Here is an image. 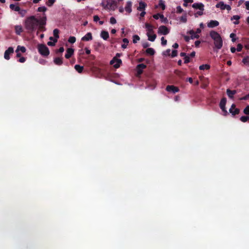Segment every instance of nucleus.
<instances>
[{
  "label": "nucleus",
  "mask_w": 249,
  "mask_h": 249,
  "mask_svg": "<svg viewBox=\"0 0 249 249\" xmlns=\"http://www.w3.org/2000/svg\"><path fill=\"white\" fill-rule=\"evenodd\" d=\"M219 25V22L217 20H211L207 24V26L209 28H213Z\"/></svg>",
  "instance_id": "ddd939ff"
},
{
  "label": "nucleus",
  "mask_w": 249,
  "mask_h": 249,
  "mask_svg": "<svg viewBox=\"0 0 249 249\" xmlns=\"http://www.w3.org/2000/svg\"><path fill=\"white\" fill-rule=\"evenodd\" d=\"M37 49L39 53L43 56L46 57L50 54L49 48L44 44H39Z\"/></svg>",
  "instance_id": "39448f33"
},
{
  "label": "nucleus",
  "mask_w": 249,
  "mask_h": 249,
  "mask_svg": "<svg viewBox=\"0 0 249 249\" xmlns=\"http://www.w3.org/2000/svg\"><path fill=\"white\" fill-rule=\"evenodd\" d=\"M192 7L196 9H199L201 11L204 10V5L201 3H195L193 4Z\"/></svg>",
  "instance_id": "f8f14e48"
},
{
  "label": "nucleus",
  "mask_w": 249,
  "mask_h": 249,
  "mask_svg": "<svg viewBox=\"0 0 249 249\" xmlns=\"http://www.w3.org/2000/svg\"><path fill=\"white\" fill-rule=\"evenodd\" d=\"M159 6L160 7L162 10H164L165 9V5L164 1L162 0H160L159 2Z\"/></svg>",
  "instance_id": "72a5a7b5"
},
{
  "label": "nucleus",
  "mask_w": 249,
  "mask_h": 249,
  "mask_svg": "<svg viewBox=\"0 0 249 249\" xmlns=\"http://www.w3.org/2000/svg\"><path fill=\"white\" fill-rule=\"evenodd\" d=\"M217 8H220L221 10L225 9V4L223 2H220L216 5Z\"/></svg>",
  "instance_id": "7c9ffc66"
},
{
  "label": "nucleus",
  "mask_w": 249,
  "mask_h": 249,
  "mask_svg": "<svg viewBox=\"0 0 249 249\" xmlns=\"http://www.w3.org/2000/svg\"><path fill=\"white\" fill-rule=\"evenodd\" d=\"M47 10V8L45 6L39 7L37 9V11L39 12H44Z\"/></svg>",
  "instance_id": "58836bf2"
},
{
  "label": "nucleus",
  "mask_w": 249,
  "mask_h": 249,
  "mask_svg": "<svg viewBox=\"0 0 249 249\" xmlns=\"http://www.w3.org/2000/svg\"><path fill=\"white\" fill-rule=\"evenodd\" d=\"M26 48L24 46H18L17 47V48L16 50V52H19L20 51L21 52L24 53L26 52Z\"/></svg>",
  "instance_id": "bb28decb"
},
{
  "label": "nucleus",
  "mask_w": 249,
  "mask_h": 249,
  "mask_svg": "<svg viewBox=\"0 0 249 249\" xmlns=\"http://www.w3.org/2000/svg\"><path fill=\"white\" fill-rule=\"evenodd\" d=\"M92 39V34L90 32L88 33L85 36H84L81 40L84 41H88Z\"/></svg>",
  "instance_id": "9d476101"
},
{
  "label": "nucleus",
  "mask_w": 249,
  "mask_h": 249,
  "mask_svg": "<svg viewBox=\"0 0 249 249\" xmlns=\"http://www.w3.org/2000/svg\"><path fill=\"white\" fill-rule=\"evenodd\" d=\"M236 36V35L234 33H231L230 34V37L232 38V41L235 42L236 40V39L234 38V37Z\"/></svg>",
  "instance_id": "5fc2aeb1"
},
{
  "label": "nucleus",
  "mask_w": 249,
  "mask_h": 249,
  "mask_svg": "<svg viewBox=\"0 0 249 249\" xmlns=\"http://www.w3.org/2000/svg\"><path fill=\"white\" fill-rule=\"evenodd\" d=\"M236 93V91L235 90H231L230 89H227V94L228 97L231 99H232L233 98V95Z\"/></svg>",
  "instance_id": "dca6fc26"
},
{
  "label": "nucleus",
  "mask_w": 249,
  "mask_h": 249,
  "mask_svg": "<svg viewBox=\"0 0 249 249\" xmlns=\"http://www.w3.org/2000/svg\"><path fill=\"white\" fill-rule=\"evenodd\" d=\"M200 43V41L199 40H197V41H195V45L196 47H198Z\"/></svg>",
  "instance_id": "69168bd1"
},
{
  "label": "nucleus",
  "mask_w": 249,
  "mask_h": 249,
  "mask_svg": "<svg viewBox=\"0 0 249 249\" xmlns=\"http://www.w3.org/2000/svg\"><path fill=\"white\" fill-rule=\"evenodd\" d=\"M123 41L124 42V44L122 45V48H123V49H125L127 47V46L128 45L129 41L128 39L124 38L123 39Z\"/></svg>",
  "instance_id": "c756f323"
},
{
  "label": "nucleus",
  "mask_w": 249,
  "mask_h": 249,
  "mask_svg": "<svg viewBox=\"0 0 249 249\" xmlns=\"http://www.w3.org/2000/svg\"><path fill=\"white\" fill-rule=\"evenodd\" d=\"M236 50V49L235 47H231V51L232 53H234Z\"/></svg>",
  "instance_id": "774afa93"
},
{
  "label": "nucleus",
  "mask_w": 249,
  "mask_h": 249,
  "mask_svg": "<svg viewBox=\"0 0 249 249\" xmlns=\"http://www.w3.org/2000/svg\"><path fill=\"white\" fill-rule=\"evenodd\" d=\"M153 17L155 19H158L160 18V14H155V15H154L153 16Z\"/></svg>",
  "instance_id": "e2e57ef3"
},
{
  "label": "nucleus",
  "mask_w": 249,
  "mask_h": 249,
  "mask_svg": "<svg viewBox=\"0 0 249 249\" xmlns=\"http://www.w3.org/2000/svg\"><path fill=\"white\" fill-rule=\"evenodd\" d=\"M199 69L200 70H209L210 69V66L208 64H203L200 65Z\"/></svg>",
  "instance_id": "c85d7f7f"
},
{
  "label": "nucleus",
  "mask_w": 249,
  "mask_h": 249,
  "mask_svg": "<svg viewBox=\"0 0 249 249\" xmlns=\"http://www.w3.org/2000/svg\"><path fill=\"white\" fill-rule=\"evenodd\" d=\"M220 107L221 109V110H222V111L224 112V115H225V116L227 115L228 114V112L226 109V106L224 107Z\"/></svg>",
  "instance_id": "864d4df0"
},
{
  "label": "nucleus",
  "mask_w": 249,
  "mask_h": 249,
  "mask_svg": "<svg viewBox=\"0 0 249 249\" xmlns=\"http://www.w3.org/2000/svg\"><path fill=\"white\" fill-rule=\"evenodd\" d=\"M55 0H48L46 2V4L48 6L51 7L53 4V3L55 2Z\"/></svg>",
  "instance_id": "ea45409f"
},
{
  "label": "nucleus",
  "mask_w": 249,
  "mask_h": 249,
  "mask_svg": "<svg viewBox=\"0 0 249 249\" xmlns=\"http://www.w3.org/2000/svg\"><path fill=\"white\" fill-rule=\"evenodd\" d=\"M15 32L17 35H20L23 32V29L21 25H16L15 27Z\"/></svg>",
  "instance_id": "a211bd4d"
},
{
  "label": "nucleus",
  "mask_w": 249,
  "mask_h": 249,
  "mask_svg": "<svg viewBox=\"0 0 249 249\" xmlns=\"http://www.w3.org/2000/svg\"><path fill=\"white\" fill-rule=\"evenodd\" d=\"M176 74L180 78H182L185 75V73L180 71H175Z\"/></svg>",
  "instance_id": "473e14b6"
},
{
  "label": "nucleus",
  "mask_w": 249,
  "mask_h": 249,
  "mask_svg": "<svg viewBox=\"0 0 249 249\" xmlns=\"http://www.w3.org/2000/svg\"><path fill=\"white\" fill-rule=\"evenodd\" d=\"M189 34L191 35V38L192 39L198 38L199 37V36L198 34H197L196 32H195L193 30H191L189 32Z\"/></svg>",
  "instance_id": "4be33fe9"
},
{
  "label": "nucleus",
  "mask_w": 249,
  "mask_h": 249,
  "mask_svg": "<svg viewBox=\"0 0 249 249\" xmlns=\"http://www.w3.org/2000/svg\"><path fill=\"white\" fill-rule=\"evenodd\" d=\"M190 62V58L188 56H185L184 58V63L187 64Z\"/></svg>",
  "instance_id": "13d9d810"
},
{
  "label": "nucleus",
  "mask_w": 249,
  "mask_h": 249,
  "mask_svg": "<svg viewBox=\"0 0 249 249\" xmlns=\"http://www.w3.org/2000/svg\"><path fill=\"white\" fill-rule=\"evenodd\" d=\"M246 8L249 10V1H246L245 2Z\"/></svg>",
  "instance_id": "0e129e2a"
},
{
  "label": "nucleus",
  "mask_w": 249,
  "mask_h": 249,
  "mask_svg": "<svg viewBox=\"0 0 249 249\" xmlns=\"http://www.w3.org/2000/svg\"><path fill=\"white\" fill-rule=\"evenodd\" d=\"M180 20L183 23H185L187 21V18L186 16H182L180 17Z\"/></svg>",
  "instance_id": "8fccbe9b"
},
{
  "label": "nucleus",
  "mask_w": 249,
  "mask_h": 249,
  "mask_svg": "<svg viewBox=\"0 0 249 249\" xmlns=\"http://www.w3.org/2000/svg\"><path fill=\"white\" fill-rule=\"evenodd\" d=\"M145 28L147 29V33H153V26L151 24L146 23L145 24Z\"/></svg>",
  "instance_id": "aec40b11"
},
{
  "label": "nucleus",
  "mask_w": 249,
  "mask_h": 249,
  "mask_svg": "<svg viewBox=\"0 0 249 249\" xmlns=\"http://www.w3.org/2000/svg\"><path fill=\"white\" fill-rule=\"evenodd\" d=\"M132 2L131 1H128L127 2H126V6H125V11L128 12V13H130L131 12H132V9H131V7H132Z\"/></svg>",
  "instance_id": "2eb2a0df"
},
{
  "label": "nucleus",
  "mask_w": 249,
  "mask_h": 249,
  "mask_svg": "<svg viewBox=\"0 0 249 249\" xmlns=\"http://www.w3.org/2000/svg\"><path fill=\"white\" fill-rule=\"evenodd\" d=\"M149 45H150L149 43L147 42H143L142 44V46L143 48H147L149 46Z\"/></svg>",
  "instance_id": "3c124183"
},
{
  "label": "nucleus",
  "mask_w": 249,
  "mask_h": 249,
  "mask_svg": "<svg viewBox=\"0 0 249 249\" xmlns=\"http://www.w3.org/2000/svg\"><path fill=\"white\" fill-rule=\"evenodd\" d=\"M227 102V99L225 97H223L222 98V99L220 101V104H219V107H224L226 106Z\"/></svg>",
  "instance_id": "cd10ccee"
},
{
  "label": "nucleus",
  "mask_w": 249,
  "mask_h": 249,
  "mask_svg": "<svg viewBox=\"0 0 249 249\" xmlns=\"http://www.w3.org/2000/svg\"><path fill=\"white\" fill-rule=\"evenodd\" d=\"M110 22L112 24H114L116 23V20L114 17H111L110 18Z\"/></svg>",
  "instance_id": "09e8293b"
},
{
  "label": "nucleus",
  "mask_w": 249,
  "mask_h": 249,
  "mask_svg": "<svg viewBox=\"0 0 249 249\" xmlns=\"http://www.w3.org/2000/svg\"><path fill=\"white\" fill-rule=\"evenodd\" d=\"M57 41V39H54L53 40V42L49 41V42H48L47 44H48V45H49L50 46H53L55 45V43Z\"/></svg>",
  "instance_id": "37998d69"
},
{
  "label": "nucleus",
  "mask_w": 249,
  "mask_h": 249,
  "mask_svg": "<svg viewBox=\"0 0 249 249\" xmlns=\"http://www.w3.org/2000/svg\"><path fill=\"white\" fill-rule=\"evenodd\" d=\"M184 40H185V41L186 42H188L189 40H190V37L189 36H184Z\"/></svg>",
  "instance_id": "338daca9"
},
{
  "label": "nucleus",
  "mask_w": 249,
  "mask_h": 249,
  "mask_svg": "<svg viewBox=\"0 0 249 249\" xmlns=\"http://www.w3.org/2000/svg\"><path fill=\"white\" fill-rule=\"evenodd\" d=\"M151 33H147V35L148 36V40L150 41H154L156 37H157V36L156 34H153V35H151Z\"/></svg>",
  "instance_id": "393cba45"
},
{
  "label": "nucleus",
  "mask_w": 249,
  "mask_h": 249,
  "mask_svg": "<svg viewBox=\"0 0 249 249\" xmlns=\"http://www.w3.org/2000/svg\"><path fill=\"white\" fill-rule=\"evenodd\" d=\"M146 66L144 64H140L138 65L137 66V68L138 69H141V70L144 69L146 68Z\"/></svg>",
  "instance_id": "79ce46f5"
},
{
  "label": "nucleus",
  "mask_w": 249,
  "mask_h": 249,
  "mask_svg": "<svg viewBox=\"0 0 249 249\" xmlns=\"http://www.w3.org/2000/svg\"><path fill=\"white\" fill-rule=\"evenodd\" d=\"M59 32V31L57 29H55L53 30V36H54V37L56 38L55 39H57V38H59V35H58Z\"/></svg>",
  "instance_id": "f704fd0d"
},
{
  "label": "nucleus",
  "mask_w": 249,
  "mask_h": 249,
  "mask_svg": "<svg viewBox=\"0 0 249 249\" xmlns=\"http://www.w3.org/2000/svg\"><path fill=\"white\" fill-rule=\"evenodd\" d=\"M53 62L55 65L60 66L63 64V58L61 57H55Z\"/></svg>",
  "instance_id": "6ab92c4d"
},
{
  "label": "nucleus",
  "mask_w": 249,
  "mask_h": 249,
  "mask_svg": "<svg viewBox=\"0 0 249 249\" xmlns=\"http://www.w3.org/2000/svg\"><path fill=\"white\" fill-rule=\"evenodd\" d=\"M242 62L245 65L249 66V55L244 57L242 60Z\"/></svg>",
  "instance_id": "2f4dec72"
},
{
  "label": "nucleus",
  "mask_w": 249,
  "mask_h": 249,
  "mask_svg": "<svg viewBox=\"0 0 249 249\" xmlns=\"http://www.w3.org/2000/svg\"><path fill=\"white\" fill-rule=\"evenodd\" d=\"M19 14H20L22 17L24 16L25 13H26V11L24 10H21L20 9V11H18Z\"/></svg>",
  "instance_id": "bf43d9fd"
},
{
  "label": "nucleus",
  "mask_w": 249,
  "mask_h": 249,
  "mask_svg": "<svg viewBox=\"0 0 249 249\" xmlns=\"http://www.w3.org/2000/svg\"><path fill=\"white\" fill-rule=\"evenodd\" d=\"M14 48L12 47H10L8 48L7 50H6L4 53V58L6 60H9L10 59V54H12L14 53Z\"/></svg>",
  "instance_id": "1a4fd4ad"
},
{
  "label": "nucleus",
  "mask_w": 249,
  "mask_h": 249,
  "mask_svg": "<svg viewBox=\"0 0 249 249\" xmlns=\"http://www.w3.org/2000/svg\"><path fill=\"white\" fill-rule=\"evenodd\" d=\"M146 6L147 4L145 2L141 1L139 2V6L137 8V10L140 11H144Z\"/></svg>",
  "instance_id": "4468645a"
},
{
  "label": "nucleus",
  "mask_w": 249,
  "mask_h": 249,
  "mask_svg": "<svg viewBox=\"0 0 249 249\" xmlns=\"http://www.w3.org/2000/svg\"><path fill=\"white\" fill-rule=\"evenodd\" d=\"M39 18H36L35 16L27 17L24 21V27L28 33H32L38 25Z\"/></svg>",
  "instance_id": "f257e3e1"
},
{
  "label": "nucleus",
  "mask_w": 249,
  "mask_h": 249,
  "mask_svg": "<svg viewBox=\"0 0 249 249\" xmlns=\"http://www.w3.org/2000/svg\"><path fill=\"white\" fill-rule=\"evenodd\" d=\"M74 53V50L72 48H68L66 51L65 57L67 59L70 58Z\"/></svg>",
  "instance_id": "9b49d317"
},
{
  "label": "nucleus",
  "mask_w": 249,
  "mask_h": 249,
  "mask_svg": "<svg viewBox=\"0 0 249 249\" xmlns=\"http://www.w3.org/2000/svg\"><path fill=\"white\" fill-rule=\"evenodd\" d=\"M101 5L106 9L114 11L117 8V2L113 0H107L106 3L102 2Z\"/></svg>",
  "instance_id": "7ed1b4c3"
},
{
  "label": "nucleus",
  "mask_w": 249,
  "mask_h": 249,
  "mask_svg": "<svg viewBox=\"0 0 249 249\" xmlns=\"http://www.w3.org/2000/svg\"><path fill=\"white\" fill-rule=\"evenodd\" d=\"M122 63V60L120 59L114 57L110 62L111 65H113L115 68H118L120 67L121 64Z\"/></svg>",
  "instance_id": "0eeeda50"
},
{
  "label": "nucleus",
  "mask_w": 249,
  "mask_h": 249,
  "mask_svg": "<svg viewBox=\"0 0 249 249\" xmlns=\"http://www.w3.org/2000/svg\"><path fill=\"white\" fill-rule=\"evenodd\" d=\"M169 32V29L164 25L160 26L158 29V33L161 35H167Z\"/></svg>",
  "instance_id": "423d86ee"
},
{
  "label": "nucleus",
  "mask_w": 249,
  "mask_h": 249,
  "mask_svg": "<svg viewBox=\"0 0 249 249\" xmlns=\"http://www.w3.org/2000/svg\"><path fill=\"white\" fill-rule=\"evenodd\" d=\"M99 19H100V18L98 16H97V15L94 16L93 20L94 21L97 22V21L99 20Z\"/></svg>",
  "instance_id": "052dcab7"
},
{
  "label": "nucleus",
  "mask_w": 249,
  "mask_h": 249,
  "mask_svg": "<svg viewBox=\"0 0 249 249\" xmlns=\"http://www.w3.org/2000/svg\"><path fill=\"white\" fill-rule=\"evenodd\" d=\"M239 100H247L249 99V93L247 94L246 95L240 98Z\"/></svg>",
  "instance_id": "c03bdc74"
},
{
  "label": "nucleus",
  "mask_w": 249,
  "mask_h": 249,
  "mask_svg": "<svg viewBox=\"0 0 249 249\" xmlns=\"http://www.w3.org/2000/svg\"><path fill=\"white\" fill-rule=\"evenodd\" d=\"M243 112L247 115H249V105H248L243 110Z\"/></svg>",
  "instance_id": "4c0bfd02"
},
{
  "label": "nucleus",
  "mask_w": 249,
  "mask_h": 249,
  "mask_svg": "<svg viewBox=\"0 0 249 249\" xmlns=\"http://www.w3.org/2000/svg\"><path fill=\"white\" fill-rule=\"evenodd\" d=\"M178 54V51L177 50H173L171 54L172 57H176Z\"/></svg>",
  "instance_id": "de8ad7c7"
},
{
  "label": "nucleus",
  "mask_w": 249,
  "mask_h": 249,
  "mask_svg": "<svg viewBox=\"0 0 249 249\" xmlns=\"http://www.w3.org/2000/svg\"><path fill=\"white\" fill-rule=\"evenodd\" d=\"M10 8L15 11L18 12L20 11V7L18 6H16L14 4H11L9 6Z\"/></svg>",
  "instance_id": "b1692460"
},
{
  "label": "nucleus",
  "mask_w": 249,
  "mask_h": 249,
  "mask_svg": "<svg viewBox=\"0 0 249 249\" xmlns=\"http://www.w3.org/2000/svg\"><path fill=\"white\" fill-rule=\"evenodd\" d=\"M161 44L162 45H165L167 44V40L164 38V37H162L161 38Z\"/></svg>",
  "instance_id": "603ef678"
},
{
  "label": "nucleus",
  "mask_w": 249,
  "mask_h": 249,
  "mask_svg": "<svg viewBox=\"0 0 249 249\" xmlns=\"http://www.w3.org/2000/svg\"><path fill=\"white\" fill-rule=\"evenodd\" d=\"M243 48V46L241 44H238L237 45L236 50L237 52H241Z\"/></svg>",
  "instance_id": "a18cd8bd"
},
{
  "label": "nucleus",
  "mask_w": 249,
  "mask_h": 249,
  "mask_svg": "<svg viewBox=\"0 0 249 249\" xmlns=\"http://www.w3.org/2000/svg\"><path fill=\"white\" fill-rule=\"evenodd\" d=\"M26 61V58L24 57H20L18 61L20 63H24Z\"/></svg>",
  "instance_id": "4d7b16f0"
},
{
  "label": "nucleus",
  "mask_w": 249,
  "mask_h": 249,
  "mask_svg": "<svg viewBox=\"0 0 249 249\" xmlns=\"http://www.w3.org/2000/svg\"><path fill=\"white\" fill-rule=\"evenodd\" d=\"M39 18V21L38 22V30L41 32L45 31L46 29L45 25L46 24L47 17L45 13L43 14L42 17L37 16Z\"/></svg>",
  "instance_id": "20e7f679"
},
{
  "label": "nucleus",
  "mask_w": 249,
  "mask_h": 249,
  "mask_svg": "<svg viewBox=\"0 0 249 249\" xmlns=\"http://www.w3.org/2000/svg\"><path fill=\"white\" fill-rule=\"evenodd\" d=\"M64 51V49L63 47H60V48L57 51L56 53H62Z\"/></svg>",
  "instance_id": "680f3d73"
},
{
  "label": "nucleus",
  "mask_w": 249,
  "mask_h": 249,
  "mask_svg": "<svg viewBox=\"0 0 249 249\" xmlns=\"http://www.w3.org/2000/svg\"><path fill=\"white\" fill-rule=\"evenodd\" d=\"M230 112L232 114V116L237 115L240 112V109L239 108H235L233 110L229 109Z\"/></svg>",
  "instance_id": "a878e982"
},
{
  "label": "nucleus",
  "mask_w": 249,
  "mask_h": 249,
  "mask_svg": "<svg viewBox=\"0 0 249 249\" xmlns=\"http://www.w3.org/2000/svg\"><path fill=\"white\" fill-rule=\"evenodd\" d=\"M68 41L71 43H74L76 41V38L74 36H70Z\"/></svg>",
  "instance_id": "a19ab883"
},
{
  "label": "nucleus",
  "mask_w": 249,
  "mask_h": 249,
  "mask_svg": "<svg viewBox=\"0 0 249 249\" xmlns=\"http://www.w3.org/2000/svg\"><path fill=\"white\" fill-rule=\"evenodd\" d=\"M101 37L104 40H107L109 38V34L106 31H102L101 33Z\"/></svg>",
  "instance_id": "f3484780"
},
{
  "label": "nucleus",
  "mask_w": 249,
  "mask_h": 249,
  "mask_svg": "<svg viewBox=\"0 0 249 249\" xmlns=\"http://www.w3.org/2000/svg\"><path fill=\"white\" fill-rule=\"evenodd\" d=\"M145 52L147 54L150 55H153L155 53V50H154V49H153L152 48H147Z\"/></svg>",
  "instance_id": "5701e85b"
},
{
  "label": "nucleus",
  "mask_w": 249,
  "mask_h": 249,
  "mask_svg": "<svg viewBox=\"0 0 249 249\" xmlns=\"http://www.w3.org/2000/svg\"><path fill=\"white\" fill-rule=\"evenodd\" d=\"M249 116V115L243 116L240 117V120L243 123H245L248 121Z\"/></svg>",
  "instance_id": "c9c22d12"
},
{
  "label": "nucleus",
  "mask_w": 249,
  "mask_h": 249,
  "mask_svg": "<svg viewBox=\"0 0 249 249\" xmlns=\"http://www.w3.org/2000/svg\"><path fill=\"white\" fill-rule=\"evenodd\" d=\"M183 12V9L180 6H178L177 7V13H181Z\"/></svg>",
  "instance_id": "49530a36"
},
{
  "label": "nucleus",
  "mask_w": 249,
  "mask_h": 249,
  "mask_svg": "<svg viewBox=\"0 0 249 249\" xmlns=\"http://www.w3.org/2000/svg\"><path fill=\"white\" fill-rule=\"evenodd\" d=\"M240 17L239 16L235 15L231 17V20L235 19V20H238L240 19Z\"/></svg>",
  "instance_id": "6e6d98bb"
},
{
  "label": "nucleus",
  "mask_w": 249,
  "mask_h": 249,
  "mask_svg": "<svg viewBox=\"0 0 249 249\" xmlns=\"http://www.w3.org/2000/svg\"><path fill=\"white\" fill-rule=\"evenodd\" d=\"M74 69L78 73H81L83 71L84 67L79 65H75L74 66Z\"/></svg>",
  "instance_id": "412c9836"
},
{
  "label": "nucleus",
  "mask_w": 249,
  "mask_h": 249,
  "mask_svg": "<svg viewBox=\"0 0 249 249\" xmlns=\"http://www.w3.org/2000/svg\"><path fill=\"white\" fill-rule=\"evenodd\" d=\"M166 90L170 92L176 93L179 91V89L178 87L174 85H168L166 88Z\"/></svg>",
  "instance_id": "6e6552de"
},
{
  "label": "nucleus",
  "mask_w": 249,
  "mask_h": 249,
  "mask_svg": "<svg viewBox=\"0 0 249 249\" xmlns=\"http://www.w3.org/2000/svg\"><path fill=\"white\" fill-rule=\"evenodd\" d=\"M140 38L138 35H134L133 36V43H136L138 41L140 40Z\"/></svg>",
  "instance_id": "e433bc0d"
},
{
  "label": "nucleus",
  "mask_w": 249,
  "mask_h": 249,
  "mask_svg": "<svg viewBox=\"0 0 249 249\" xmlns=\"http://www.w3.org/2000/svg\"><path fill=\"white\" fill-rule=\"evenodd\" d=\"M210 36L214 40L215 47L218 50L220 49L223 46V40L220 35L215 31H211Z\"/></svg>",
  "instance_id": "f03ea898"
}]
</instances>
